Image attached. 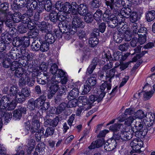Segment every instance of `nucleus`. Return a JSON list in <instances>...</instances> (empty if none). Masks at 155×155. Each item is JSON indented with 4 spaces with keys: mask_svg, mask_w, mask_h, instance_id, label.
I'll list each match as a JSON object with an SVG mask.
<instances>
[{
    "mask_svg": "<svg viewBox=\"0 0 155 155\" xmlns=\"http://www.w3.org/2000/svg\"><path fill=\"white\" fill-rule=\"evenodd\" d=\"M115 70L114 68H112L109 71H107L106 73V81H108L111 82V80L115 75Z\"/></svg>",
    "mask_w": 155,
    "mask_h": 155,
    "instance_id": "20",
    "label": "nucleus"
},
{
    "mask_svg": "<svg viewBox=\"0 0 155 155\" xmlns=\"http://www.w3.org/2000/svg\"><path fill=\"white\" fill-rule=\"evenodd\" d=\"M102 14L101 10L100 9L97 10L93 15L94 19L96 21L100 22L101 20Z\"/></svg>",
    "mask_w": 155,
    "mask_h": 155,
    "instance_id": "32",
    "label": "nucleus"
},
{
    "mask_svg": "<svg viewBox=\"0 0 155 155\" xmlns=\"http://www.w3.org/2000/svg\"><path fill=\"white\" fill-rule=\"evenodd\" d=\"M21 111H18V110H15L14 111L13 118L15 120H19L21 117Z\"/></svg>",
    "mask_w": 155,
    "mask_h": 155,
    "instance_id": "58",
    "label": "nucleus"
},
{
    "mask_svg": "<svg viewBox=\"0 0 155 155\" xmlns=\"http://www.w3.org/2000/svg\"><path fill=\"white\" fill-rule=\"evenodd\" d=\"M141 17L140 15H139L136 12H131L129 17L130 20L131 22L134 23L140 19Z\"/></svg>",
    "mask_w": 155,
    "mask_h": 155,
    "instance_id": "22",
    "label": "nucleus"
},
{
    "mask_svg": "<svg viewBox=\"0 0 155 155\" xmlns=\"http://www.w3.org/2000/svg\"><path fill=\"white\" fill-rule=\"evenodd\" d=\"M54 131V128L53 127H49L47 128L44 134L45 137H47L49 136L52 135Z\"/></svg>",
    "mask_w": 155,
    "mask_h": 155,
    "instance_id": "42",
    "label": "nucleus"
},
{
    "mask_svg": "<svg viewBox=\"0 0 155 155\" xmlns=\"http://www.w3.org/2000/svg\"><path fill=\"white\" fill-rule=\"evenodd\" d=\"M131 62V61H130L126 63H120L119 67L120 71H124L127 68Z\"/></svg>",
    "mask_w": 155,
    "mask_h": 155,
    "instance_id": "64",
    "label": "nucleus"
},
{
    "mask_svg": "<svg viewBox=\"0 0 155 155\" xmlns=\"http://www.w3.org/2000/svg\"><path fill=\"white\" fill-rule=\"evenodd\" d=\"M111 82L108 81H106L105 82L101 85L100 86V89L101 93H104L105 95L107 91L110 90L111 87Z\"/></svg>",
    "mask_w": 155,
    "mask_h": 155,
    "instance_id": "14",
    "label": "nucleus"
},
{
    "mask_svg": "<svg viewBox=\"0 0 155 155\" xmlns=\"http://www.w3.org/2000/svg\"><path fill=\"white\" fill-rule=\"evenodd\" d=\"M32 126L37 128H39L40 127V124L38 121V117L37 115H35L33 117L32 120Z\"/></svg>",
    "mask_w": 155,
    "mask_h": 155,
    "instance_id": "36",
    "label": "nucleus"
},
{
    "mask_svg": "<svg viewBox=\"0 0 155 155\" xmlns=\"http://www.w3.org/2000/svg\"><path fill=\"white\" fill-rule=\"evenodd\" d=\"M134 127L131 126L129 128L127 127L124 128V130L122 132V140L126 141L130 139L133 136L135 130Z\"/></svg>",
    "mask_w": 155,
    "mask_h": 155,
    "instance_id": "6",
    "label": "nucleus"
},
{
    "mask_svg": "<svg viewBox=\"0 0 155 155\" xmlns=\"http://www.w3.org/2000/svg\"><path fill=\"white\" fill-rule=\"evenodd\" d=\"M78 100L79 102L82 103V106L84 109L85 110L90 109L93 106L89 103L87 101V97L85 95L79 97Z\"/></svg>",
    "mask_w": 155,
    "mask_h": 155,
    "instance_id": "10",
    "label": "nucleus"
},
{
    "mask_svg": "<svg viewBox=\"0 0 155 155\" xmlns=\"http://www.w3.org/2000/svg\"><path fill=\"white\" fill-rule=\"evenodd\" d=\"M122 53L119 51H115L113 53V57L112 60L114 61H118L122 57Z\"/></svg>",
    "mask_w": 155,
    "mask_h": 155,
    "instance_id": "51",
    "label": "nucleus"
},
{
    "mask_svg": "<svg viewBox=\"0 0 155 155\" xmlns=\"http://www.w3.org/2000/svg\"><path fill=\"white\" fill-rule=\"evenodd\" d=\"M30 96V91L27 88L22 89L21 91L18 93L15 97L17 102L20 103L25 101L26 99Z\"/></svg>",
    "mask_w": 155,
    "mask_h": 155,
    "instance_id": "4",
    "label": "nucleus"
},
{
    "mask_svg": "<svg viewBox=\"0 0 155 155\" xmlns=\"http://www.w3.org/2000/svg\"><path fill=\"white\" fill-rule=\"evenodd\" d=\"M44 129L43 127L41 128L36 133L35 135V137L37 140L40 141L42 135L44 134Z\"/></svg>",
    "mask_w": 155,
    "mask_h": 155,
    "instance_id": "46",
    "label": "nucleus"
},
{
    "mask_svg": "<svg viewBox=\"0 0 155 155\" xmlns=\"http://www.w3.org/2000/svg\"><path fill=\"white\" fill-rule=\"evenodd\" d=\"M154 91H152L145 92L143 94V97L145 100H147L149 99L152 96Z\"/></svg>",
    "mask_w": 155,
    "mask_h": 155,
    "instance_id": "63",
    "label": "nucleus"
},
{
    "mask_svg": "<svg viewBox=\"0 0 155 155\" xmlns=\"http://www.w3.org/2000/svg\"><path fill=\"white\" fill-rule=\"evenodd\" d=\"M45 41L49 44H51L55 41L54 35L51 33H47L45 36Z\"/></svg>",
    "mask_w": 155,
    "mask_h": 155,
    "instance_id": "23",
    "label": "nucleus"
},
{
    "mask_svg": "<svg viewBox=\"0 0 155 155\" xmlns=\"http://www.w3.org/2000/svg\"><path fill=\"white\" fill-rule=\"evenodd\" d=\"M49 44L45 41H42L41 44L40 50L42 52L47 51L49 48Z\"/></svg>",
    "mask_w": 155,
    "mask_h": 155,
    "instance_id": "34",
    "label": "nucleus"
},
{
    "mask_svg": "<svg viewBox=\"0 0 155 155\" xmlns=\"http://www.w3.org/2000/svg\"><path fill=\"white\" fill-rule=\"evenodd\" d=\"M84 19L85 21L88 23H91L93 20L92 14L91 12H89L87 14L85 15Z\"/></svg>",
    "mask_w": 155,
    "mask_h": 155,
    "instance_id": "44",
    "label": "nucleus"
},
{
    "mask_svg": "<svg viewBox=\"0 0 155 155\" xmlns=\"http://www.w3.org/2000/svg\"><path fill=\"white\" fill-rule=\"evenodd\" d=\"M72 28H70L68 31H66V30L64 29V31H63V33L65 39L67 40H69L71 38V35H72L74 34H72L71 32V30Z\"/></svg>",
    "mask_w": 155,
    "mask_h": 155,
    "instance_id": "49",
    "label": "nucleus"
},
{
    "mask_svg": "<svg viewBox=\"0 0 155 155\" xmlns=\"http://www.w3.org/2000/svg\"><path fill=\"white\" fill-rule=\"evenodd\" d=\"M11 61L9 58L4 59L3 62V66L5 68H9L11 65Z\"/></svg>",
    "mask_w": 155,
    "mask_h": 155,
    "instance_id": "62",
    "label": "nucleus"
},
{
    "mask_svg": "<svg viewBox=\"0 0 155 155\" xmlns=\"http://www.w3.org/2000/svg\"><path fill=\"white\" fill-rule=\"evenodd\" d=\"M38 34V30L33 29L31 30V31L29 33L28 36L30 38H34L37 37Z\"/></svg>",
    "mask_w": 155,
    "mask_h": 155,
    "instance_id": "56",
    "label": "nucleus"
},
{
    "mask_svg": "<svg viewBox=\"0 0 155 155\" xmlns=\"http://www.w3.org/2000/svg\"><path fill=\"white\" fill-rule=\"evenodd\" d=\"M67 106V104L65 103L60 104L57 107L56 114H61Z\"/></svg>",
    "mask_w": 155,
    "mask_h": 155,
    "instance_id": "38",
    "label": "nucleus"
},
{
    "mask_svg": "<svg viewBox=\"0 0 155 155\" xmlns=\"http://www.w3.org/2000/svg\"><path fill=\"white\" fill-rule=\"evenodd\" d=\"M129 47V43H125L123 44L120 45L118 47V49L122 51H127Z\"/></svg>",
    "mask_w": 155,
    "mask_h": 155,
    "instance_id": "55",
    "label": "nucleus"
},
{
    "mask_svg": "<svg viewBox=\"0 0 155 155\" xmlns=\"http://www.w3.org/2000/svg\"><path fill=\"white\" fill-rule=\"evenodd\" d=\"M154 114L151 112H148L146 114L145 119L147 122H149L147 124L148 127H150L149 132L151 134L153 133L154 130L153 127V123L154 121Z\"/></svg>",
    "mask_w": 155,
    "mask_h": 155,
    "instance_id": "7",
    "label": "nucleus"
},
{
    "mask_svg": "<svg viewBox=\"0 0 155 155\" xmlns=\"http://www.w3.org/2000/svg\"><path fill=\"white\" fill-rule=\"evenodd\" d=\"M104 96V93H101L98 96L91 95L89 97L87 101L90 104L94 106L95 104L101 101Z\"/></svg>",
    "mask_w": 155,
    "mask_h": 155,
    "instance_id": "8",
    "label": "nucleus"
},
{
    "mask_svg": "<svg viewBox=\"0 0 155 155\" xmlns=\"http://www.w3.org/2000/svg\"><path fill=\"white\" fill-rule=\"evenodd\" d=\"M28 0H14L13 4L11 5L13 9H17L19 8H22L28 3Z\"/></svg>",
    "mask_w": 155,
    "mask_h": 155,
    "instance_id": "13",
    "label": "nucleus"
},
{
    "mask_svg": "<svg viewBox=\"0 0 155 155\" xmlns=\"http://www.w3.org/2000/svg\"><path fill=\"white\" fill-rule=\"evenodd\" d=\"M79 94V91L77 88H74L71 91L68 96V99H74L78 97Z\"/></svg>",
    "mask_w": 155,
    "mask_h": 155,
    "instance_id": "24",
    "label": "nucleus"
},
{
    "mask_svg": "<svg viewBox=\"0 0 155 155\" xmlns=\"http://www.w3.org/2000/svg\"><path fill=\"white\" fill-rule=\"evenodd\" d=\"M46 100V96L43 94L35 101L36 107H39L42 105Z\"/></svg>",
    "mask_w": 155,
    "mask_h": 155,
    "instance_id": "21",
    "label": "nucleus"
},
{
    "mask_svg": "<svg viewBox=\"0 0 155 155\" xmlns=\"http://www.w3.org/2000/svg\"><path fill=\"white\" fill-rule=\"evenodd\" d=\"M132 29L133 30V34L135 37L138 35L140 36V33L147 32V30L146 28L138 27V25L137 23H133Z\"/></svg>",
    "mask_w": 155,
    "mask_h": 155,
    "instance_id": "9",
    "label": "nucleus"
},
{
    "mask_svg": "<svg viewBox=\"0 0 155 155\" xmlns=\"http://www.w3.org/2000/svg\"><path fill=\"white\" fill-rule=\"evenodd\" d=\"M41 42H42V40L40 39L35 40L33 42L31 45L32 50L36 51L40 50Z\"/></svg>",
    "mask_w": 155,
    "mask_h": 155,
    "instance_id": "26",
    "label": "nucleus"
},
{
    "mask_svg": "<svg viewBox=\"0 0 155 155\" xmlns=\"http://www.w3.org/2000/svg\"><path fill=\"white\" fill-rule=\"evenodd\" d=\"M103 19L104 21L107 22L109 27L114 28L118 24H121L124 21V18L120 14L114 15L111 13V11L107 9L103 15Z\"/></svg>",
    "mask_w": 155,
    "mask_h": 155,
    "instance_id": "1",
    "label": "nucleus"
},
{
    "mask_svg": "<svg viewBox=\"0 0 155 155\" xmlns=\"http://www.w3.org/2000/svg\"><path fill=\"white\" fill-rule=\"evenodd\" d=\"M35 101L33 98L30 99L28 101V107L31 110H33L35 108L36 106V104H35Z\"/></svg>",
    "mask_w": 155,
    "mask_h": 155,
    "instance_id": "45",
    "label": "nucleus"
},
{
    "mask_svg": "<svg viewBox=\"0 0 155 155\" xmlns=\"http://www.w3.org/2000/svg\"><path fill=\"white\" fill-rule=\"evenodd\" d=\"M72 10L71 5L68 2H66L64 4L62 11L66 13H70Z\"/></svg>",
    "mask_w": 155,
    "mask_h": 155,
    "instance_id": "28",
    "label": "nucleus"
},
{
    "mask_svg": "<svg viewBox=\"0 0 155 155\" xmlns=\"http://www.w3.org/2000/svg\"><path fill=\"white\" fill-rule=\"evenodd\" d=\"M71 17L73 18L72 25L71 28H72L71 30V32L72 34H74L80 27H83V22L80 17L78 13L73 12L71 14Z\"/></svg>",
    "mask_w": 155,
    "mask_h": 155,
    "instance_id": "3",
    "label": "nucleus"
},
{
    "mask_svg": "<svg viewBox=\"0 0 155 155\" xmlns=\"http://www.w3.org/2000/svg\"><path fill=\"white\" fill-rule=\"evenodd\" d=\"M36 23L33 19H31L29 22L26 25L28 28L30 30L34 29L35 27V25Z\"/></svg>",
    "mask_w": 155,
    "mask_h": 155,
    "instance_id": "54",
    "label": "nucleus"
},
{
    "mask_svg": "<svg viewBox=\"0 0 155 155\" xmlns=\"http://www.w3.org/2000/svg\"><path fill=\"white\" fill-rule=\"evenodd\" d=\"M146 17L147 21H151L155 18V11L151 10L147 12L146 14Z\"/></svg>",
    "mask_w": 155,
    "mask_h": 155,
    "instance_id": "25",
    "label": "nucleus"
},
{
    "mask_svg": "<svg viewBox=\"0 0 155 155\" xmlns=\"http://www.w3.org/2000/svg\"><path fill=\"white\" fill-rule=\"evenodd\" d=\"M104 143V140L103 139H98L93 142L88 147V148L90 149H92L95 148H99Z\"/></svg>",
    "mask_w": 155,
    "mask_h": 155,
    "instance_id": "16",
    "label": "nucleus"
},
{
    "mask_svg": "<svg viewBox=\"0 0 155 155\" xmlns=\"http://www.w3.org/2000/svg\"><path fill=\"white\" fill-rule=\"evenodd\" d=\"M91 7L92 8H97L100 6V0H92L91 2Z\"/></svg>",
    "mask_w": 155,
    "mask_h": 155,
    "instance_id": "57",
    "label": "nucleus"
},
{
    "mask_svg": "<svg viewBox=\"0 0 155 155\" xmlns=\"http://www.w3.org/2000/svg\"><path fill=\"white\" fill-rule=\"evenodd\" d=\"M109 130L114 133L119 131L122 132L124 130L123 125L121 124H115L110 126Z\"/></svg>",
    "mask_w": 155,
    "mask_h": 155,
    "instance_id": "15",
    "label": "nucleus"
},
{
    "mask_svg": "<svg viewBox=\"0 0 155 155\" xmlns=\"http://www.w3.org/2000/svg\"><path fill=\"white\" fill-rule=\"evenodd\" d=\"M145 115L143 111L141 110H139L135 112L134 114V117L136 118L142 119L145 118Z\"/></svg>",
    "mask_w": 155,
    "mask_h": 155,
    "instance_id": "33",
    "label": "nucleus"
},
{
    "mask_svg": "<svg viewBox=\"0 0 155 155\" xmlns=\"http://www.w3.org/2000/svg\"><path fill=\"white\" fill-rule=\"evenodd\" d=\"M26 48L22 46L20 48L21 52L22 55L21 57L22 60L25 59V56L28 53L26 51Z\"/></svg>",
    "mask_w": 155,
    "mask_h": 155,
    "instance_id": "59",
    "label": "nucleus"
},
{
    "mask_svg": "<svg viewBox=\"0 0 155 155\" xmlns=\"http://www.w3.org/2000/svg\"><path fill=\"white\" fill-rule=\"evenodd\" d=\"M58 67L56 64H53L51 66L50 72L52 74H54L56 73L58 70Z\"/></svg>",
    "mask_w": 155,
    "mask_h": 155,
    "instance_id": "61",
    "label": "nucleus"
},
{
    "mask_svg": "<svg viewBox=\"0 0 155 155\" xmlns=\"http://www.w3.org/2000/svg\"><path fill=\"white\" fill-rule=\"evenodd\" d=\"M30 38L29 36H24L22 37H16L14 38L13 42L16 45L18 46L20 44H22L23 47H27L30 45Z\"/></svg>",
    "mask_w": 155,
    "mask_h": 155,
    "instance_id": "5",
    "label": "nucleus"
},
{
    "mask_svg": "<svg viewBox=\"0 0 155 155\" xmlns=\"http://www.w3.org/2000/svg\"><path fill=\"white\" fill-rule=\"evenodd\" d=\"M20 63L17 61H14L11 63L10 68L12 71L16 70L18 68L20 67Z\"/></svg>",
    "mask_w": 155,
    "mask_h": 155,
    "instance_id": "47",
    "label": "nucleus"
},
{
    "mask_svg": "<svg viewBox=\"0 0 155 155\" xmlns=\"http://www.w3.org/2000/svg\"><path fill=\"white\" fill-rule=\"evenodd\" d=\"M0 108V131L2 127V117H3L5 113L7 111L6 109V108Z\"/></svg>",
    "mask_w": 155,
    "mask_h": 155,
    "instance_id": "48",
    "label": "nucleus"
},
{
    "mask_svg": "<svg viewBox=\"0 0 155 155\" xmlns=\"http://www.w3.org/2000/svg\"><path fill=\"white\" fill-rule=\"evenodd\" d=\"M59 85L58 84L52 85L50 87V91L48 95L49 99L51 98L59 88Z\"/></svg>",
    "mask_w": 155,
    "mask_h": 155,
    "instance_id": "18",
    "label": "nucleus"
},
{
    "mask_svg": "<svg viewBox=\"0 0 155 155\" xmlns=\"http://www.w3.org/2000/svg\"><path fill=\"white\" fill-rule=\"evenodd\" d=\"M1 101L2 107L6 108L8 106V104L12 101L11 98L9 97L4 96L2 98Z\"/></svg>",
    "mask_w": 155,
    "mask_h": 155,
    "instance_id": "29",
    "label": "nucleus"
},
{
    "mask_svg": "<svg viewBox=\"0 0 155 155\" xmlns=\"http://www.w3.org/2000/svg\"><path fill=\"white\" fill-rule=\"evenodd\" d=\"M49 19L52 22L55 23L58 20V15L57 13L55 11H52L49 15Z\"/></svg>",
    "mask_w": 155,
    "mask_h": 155,
    "instance_id": "31",
    "label": "nucleus"
},
{
    "mask_svg": "<svg viewBox=\"0 0 155 155\" xmlns=\"http://www.w3.org/2000/svg\"><path fill=\"white\" fill-rule=\"evenodd\" d=\"M18 31L20 33H25L27 30V26L25 24L21 23L17 27Z\"/></svg>",
    "mask_w": 155,
    "mask_h": 155,
    "instance_id": "35",
    "label": "nucleus"
},
{
    "mask_svg": "<svg viewBox=\"0 0 155 155\" xmlns=\"http://www.w3.org/2000/svg\"><path fill=\"white\" fill-rule=\"evenodd\" d=\"M96 83V79L95 77H91L88 78L86 81L85 84H87L91 86H94Z\"/></svg>",
    "mask_w": 155,
    "mask_h": 155,
    "instance_id": "39",
    "label": "nucleus"
},
{
    "mask_svg": "<svg viewBox=\"0 0 155 155\" xmlns=\"http://www.w3.org/2000/svg\"><path fill=\"white\" fill-rule=\"evenodd\" d=\"M78 10V13L81 15H85L88 13V7L85 4H80Z\"/></svg>",
    "mask_w": 155,
    "mask_h": 155,
    "instance_id": "19",
    "label": "nucleus"
},
{
    "mask_svg": "<svg viewBox=\"0 0 155 155\" xmlns=\"http://www.w3.org/2000/svg\"><path fill=\"white\" fill-rule=\"evenodd\" d=\"M135 127V136L139 138H142L147 134L148 131H149L148 127L146 125L145 123L141 120H136L134 123Z\"/></svg>",
    "mask_w": 155,
    "mask_h": 155,
    "instance_id": "2",
    "label": "nucleus"
},
{
    "mask_svg": "<svg viewBox=\"0 0 155 155\" xmlns=\"http://www.w3.org/2000/svg\"><path fill=\"white\" fill-rule=\"evenodd\" d=\"M98 42V39L96 37H91L89 38V44L92 47L96 46Z\"/></svg>",
    "mask_w": 155,
    "mask_h": 155,
    "instance_id": "37",
    "label": "nucleus"
},
{
    "mask_svg": "<svg viewBox=\"0 0 155 155\" xmlns=\"http://www.w3.org/2000/svg\"><path fill=\"white\" fill-rule=\"evenodd\" d=\"M140 138L135 139L130 143V145L133 149L136 151L139 150L143 145V143Z\"/></svg>",
    "mask_w": 155,
    "mask_h": 155,
    "instance_id": "12",
    "label": "nucleus"
},
{
    "mask_svg": "<svg viewBox=\"0 0 155 155\" xmlns=\"http://www.w3.org/2000/svg\"><path fill=\"white\" fill-rule=\"evenodd\" d=\"M68 103V106L70 107H74L76 106L78 101L76 99H71Z\"/></svg>",
    "mask_w": 155,
    "mask_h": 155,
    "instance_id": "60",
    "label": "nucleus"
},
{
    "mask_svg": "<svg viewBox=\"0 0 155 155\" xmlns=\"http://www.w3.org/2000/svg\"><path fill=\"white\" fill-rule=\"evenodd\" d=\"M44 4V8L46 11L49 12L51 10L52 7L51 0H45Z\"/></svg>",
    "mask_w": 155,
    "mask_h": 155,
    "instance_id": "41",
    "label": "nucleus"
},
{
    "mask_svg": "<svg viewBox=\"0 0 155 155\" xmlns=\"http://www.w3.org/2000/svg\"><path fill=\"white\" fill-rule=\"evenodd\" d=\"M38 26L40 28V31L43 33H45L47 31L46 24L45 21L41 22Z\"/></svg>",
    "mask_w": 155,
    "mask_h": 155,
    "instance_id": "53",
    "label": "nucleus"
},
{
    "mask_svg": "<svg viewBox=\"0 0 155 155\" xmlns=\"http://www.w3.org/2000/svg\"><path fill=\"white\" fill-rule=\"evenodd\" d=\"M17 87L15 86H12L11 87L9 90V95L11 97H14L13 99H15V97L17 94Z\"/></svg>",
    "mask_w": 155,
    "mask_h": 155,
    "instance_id": "40",
    "label": "nucleus"
},
{
    "mask_svg": "<svg viewBox=\"0 0 155 155\" xmlns=\"http://www.w3.org/2000/svg\"><path fill=\"white\" fill-rule=\"evenodd\" d=\"M24 74V70L21 67L18 68L15 71V76L18 78L21 77Z\"/></svg>",
    "mask_w": 155,
    "mask_h": 155,
    "instance_id": "52",
    "label": "nucleus"
},
{
    "mask_svg": "<svg viewBox=\"0 0 155 155\" xmlns=\"http://www.w3.org/2000/svg\"><path fill=\"white\" fill-rule=\"evenodd\" d=\"M116 143L114 139H109L104 144V148L107 151H111L115 148Z\"/></svg>",
    "mask_w": 155,
    "mask_h": 155,
    "instance_id": "11",
    "label": "nucleus"
},
{
    "mask_svg": "<svg viewBox=\"0 0 155 155\" xmlns=\"http://www.w3.org/2000/svg\"><path fill=\"white\" fill-rule=\"evenodd\" d=\"M38 5V4L37 2L35 0H28L27 8L35 10L37 8Z\"/></svg>",
    "mask_w": 155,
    "mask_h": 155,
    "instance_id": "27",
    "label": "nucleus"
},
{
    "mask_svg": "<svg viewBox=\"0 0 155 155\" xmlns=\"http://www.w3.org/2000/svg\"><path fill=\"white\" fill-rule=\"evenodd\" d=\"M28 80H29V77L28 76H26L24 78H21L19 80V85L20 86H24L27 84Z\"/></svg>",
    "mask_w": 155,
    "mask_h": 155,
    "instance_id": "43",
    "label": "nucleus"
},
{
    "mask_svg": "<svg viewBox=\"0 0 155 155\" xmlns=\"http://www.w3.org/2000/svg\"><path fill=\"white\" fill-rule=\"evenodd\" d=\"M113 38L114 41L117 43H121L123 40L120 34L118 33H114L113 35Z\"/></svg>",
    "mask_w": 155,
    "mask_h": 155,
    "instance_id": "50",
    "label": "nucleus"
},
{
    "mask_svg": "<svg viewBox=\"0 0 155 155\" xmlns=\"http://www.w3.org/2000/svg\"><path fill=\"white\" fill-rule=\"evenodd\" d=\"M131 12L132 10L129 8H123L118 14H120L122 18L123 17L127 18L130 17Z\"/></svg>",
    "mask_w": 155,
    "mask_h": 155,
    "instance_id": "17",
    "label": "nucleus"
},
{
    "mask_svg": "<svg viewBox=\"0 0 155 155\" xmlns=\"http://www.w3.org/2000/svg\"><path fill=\"white\" fill-rule=\"evenodd\" d=\"M135 119L134 117L132 116H130L125 120L124 119L122 120L119 119V121L120 122H122L125 120V124L128 126H130L131 125L132 123Z\"/></svg>",
    "mask_w": 155,
    "mask_h": 155,
    "instance_id": "30",
    "label": "nucleus"
}]
</instances>
